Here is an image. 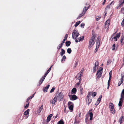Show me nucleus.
I'll use <instances>...</instances> for the list:
<instances>
[{"instance_id": "57", "label": "nucleus", "mask_w": 124, "mask_h": 124, "mask_svg": "<svg viewBox=\"0 0 124 124\" xmlns=\"http://www.w3.org/2000/svg\"><path fill=\"white\" fill-rule=\"evenodd\" d=\"M34 94L32 96H30L29 98H30V99H32L34 97Z\"/></svg>"}, {"instance_id": "12", "label": "nucleus", "mask_w": 124, "mask_h": 124, "mask_svg": "<svg viewBox=\"0 0 124 124\" xmlns=\"http://www.w3.org/2000/svg\"><path fill=\"white\" fill-rule=\"evenodd\" d=\"M83 69H82V70L77 75V78H80L82 76L83 71Z\"/></svg>"}, {"instance_id": "50", "label": "nucleus", "mask_w": 124, "mask_h": 124, "mask_svg": "<svg viewBox=\"0 0 124 124\" xmlns=\"http://www.w3.org/2000/svg\"><path fill=\"white\" fill-rule=\"evenodd\" d=\"M109 78H111L112 77V71L111 70L110 72H109Z\"/></svg>"}, {"instance_id": "60", "label": "nucleus", "mask_w": 124, "mask_h": 124, "mask_svg": "<svg viewBox=\"0 0 124 124\" xmlns=\"http://www.w3.org/2000/svg\"><path fill=\"white\" fill-rule=\"evenodd\" d=\"M80 89L81 92H82V90H83V88H82V87L81 86H80Z\"/></svg>"}, {"instance_id": "52", "label": "nucleus", "mask_w": 124, "mask_h": 124, "mask_svg": "<svg viewBox=\"0 0 124 124\" xmlns=\"http://www.w3.org/2000/svg\"><path fill=\"white\" fill-rule=\"evenodd\" d=\"M52 67V66H51L48 69V70L46 72H47V73H48L49 72V71L51 70Z\"/></svg>"}, {"instance_id": "28", "label": "nucleus", "mask_w": 124, "mask_h": 124, "mask_svg": "<svg viewBox=\"0 0 124 124\" xmlns=\"http://www.w3.org/2000/svg\"><path fill=\"white\" fill-rule=\"evenodd\" d=\"M41 78L39 82V85H40L42 83L44 79L45 78Z\"/></svg>"}, {"instance_id": "32", "label": "nucleus", "mask_w": 124, "mask_h": 124, "mask_svg": "<svg viewBox=\"0 0 124 124\" xmlns=\"http://www.w3.org/2000/svg\"><path fill=\"white\" fill-rule=\"evenodd\" d=\"M85 13L83 12L82 13L80 14L78 17V18L79 19L82 16L85 14Z\"/></svg>"}, {"instance_id": "26", "label": "nucleus", "mask_w": 124, "mask_h": 124, "mask_svg": "<svg viewBox=\"0 0 124 124\" xmlns=\"http://www.w3.org/2000/svg\"><path fill=\"white\" fill-rule=\"evenodd\" d=\"M93 114L92 112H90L89 113V116L90 117V120H92L93 118Z\"/></svg>"}, {"instance_id": "43", "label": "nucleus", "mask_w": 124, "mask_h": 124, "mask_svg": "<svg viewBox=\"0 0 124 124\" xmlns=\"http://www.w3.org/2000/svg\"><path fill=\"white\" fill-rule=\"evenodd\" d=\"M109 25H108L107 24H105V28L107 30L108 29L109 27Z\"/></svg>"}, {"instance_id": "41", "label": "nucleus", "mask_w": 124, "mask_h": 124, "mask_svg": "<svg viewBox=\"0 0 124 124\" xmlns=\"http://www.w3.org/2000/svg\"><path fill=\"white\" fill-rule=\"evenodd\" d=\"M78 61H77L76 62H75V64L74 65V68H75L77 66L78 64Z\"/></svg>"}, {"instance_id": "23", "label": "nucleus", "mask_w": 124, "mask_h": 124, "mask_svg": "<svg viewBox=\"0 0 124 124\" xmlns=\"http://www.w3.org/2000/svg\"><path fill=\"white\" fill-rule=\"evenodd\" d=\"M65 53V51L63 49H61V52H60V55L61 56H62Z\"/></svg>"}, {"instance_id": "18", "label": "nucleus", "mask_w": 124, "mask_h": 124, "mask_svg": "<svg viewBox=\"0 0 124 124\" xmlns=\"http://www.w3.org/2000/svg\"><path fill=\"white\" fill-rule=\"evenodd\" d=\"M50 86V85H48L47 86H46L45 88H44L43 91L44 92H47V89H48Z\"/></svg>"}, {"instance_id": "4", "label": "nucleus", "mask_w": 124, "mask_h": 124, "mask_svg": "<svg viewBox=\"0 0 124 124\" xmlns=\"http://www.w3.org/2000/svg\"><path fill=\"white\" fill-rule=\"evenodd\" d=\"M100 37L98 36L97 37L96 40V48L95 50L96 52L97 51L99 47L100 44Z\"/></svg>"}, {"instance_id": "46", "label": "nucleus", "mask_w": 124, "mask_h": 124, "mask_svg": "<svg viewBox=\"0 0 124 124\" xmlns=\"http://www.w3.org/2000/svg\"><path fill=\"white\" fill-rule=\"evenodd\" d=\"M101 18V17L100 16H97L96 17V20L97 21H98Z\"/></svg>"}, {"instance_id": "21", "label": "nucleus", "mask_w": 124, "mask_h": 124, "mask_svg": "<svg viewBox=\"0 0 124 124\" xmlns=\"http://www.w3.org/2000/svg\"><path fill=\"white\" fill-rule=\"evenodd\" d=\"M64 122L63 120V119H61L60 120L58 121L57 123V124H64Z\"/></svg>"}, {"instance_id": "38", "label": "nucleus", "mask_w": 124, "mask_h": 124, "mask_svg": "<svg viewBox=\"0 0 124 124\" xmlns=\"http://www.w3.org/2000/svg\"><path fill=\"white\" fill-rule=\"evenodd\" d=\"M71 52V50L70 48H69L67 49V52L69 54H70Z\"/></svg>"}, {"instance_id": "17", "label": "nucleus", "mask_w": 124, "mask_h": 124, "mask_svg": "<svg viewBox=\"0 0 124 124\" xmlns=\"http://www.w3.org/2000/svg\"><path fill=\"white\" fill-rule=\"evenodd\" d=\"M124 119V117L123 116H121L119 118V122L120 124H121L123 122Z\"/></svg>"}, {"instance_id": "45", "label": "nucleus", "mask_w": 124, "mask_h": 124, "mask_svg": "<svg viewBox=\"0 0 124 124\" xmlns=\"http://www.w3.org/2000/svg\"><path fill=\"white\" fill-rule=\"evenodd\" d=\"M97 94V93L96 92H94L93 93L92 95V96L93 97H94L95 96H96V94Z\"/></svg>"}, {"instance_id": "34", "label": "nucleus", "mask_w": 124, "mask_h": 124, "mask_svg": "<svg viewBox=\"0 0 124 124\" xmlns=\"http://www.w3.org/2000/svg\"><path fill=\"white\" fill-rule=\"evenodd\" d=\"M80 21H79L78 22H77L75 25V27H76L78 26L80 23Z\"/></svg>"}, {"instance_id": "48", "label": "nucleus", "mask_w": 124, "mask_h": 124, "mask_svg": "<svg viewBox=\"0 0 124 124\" xmlns=\"http://www.w3.org/2000/svg\"><path fill=\"white\" fill-rule=\"evenodd\" d=\"M28 103L26 104V106H24V108H27L28 107L29 105V103L30 102H28Z\"/></svg>"}, {"instance_id": "49", "label": "nucleus", "mask_w": 124, "mask_h": 124, "mask_svg": "<svg viewBox=\"0 0 124 124\" xmlns=\"http://www.w3.org/2000/svg\"><path fill=\"white\" fill-rule=\"evenodd\" d=\"M68 36V35L67 34H66L65 36V37H64V38L63 39V40H65H65L67 39V37Z\"/></svg>"}, {"instance_id": "55", "label": "nucleus", "mask_w": 124, "mask_h": 124, "mask_svg": "<svg viewBox=\"0 0 124 124\" xmlns=\"http://www.w3.org/2000/svg\"><path fill=\"white\" fill-rule=\"evenodd\" d=\"M85 25V24L84 23H82L80 25V26L81 27H82L83 28L84 27V26Z\"/></svg>"}, {"instance_id": "56", "label": "nucleus", "mask_w": 124, "mask_h": 124, "mask_svg": "<svg viewBox=\"0 0 124 124\" xmlns=\"http://www.w3.org/2000/svg\"><path fill=\"white\" fill-rule=\"evenodd\" d=\"M112 78H109V79L108 81V84L109 85V84L110 83V81L111 80Z\"/></svg>"}, {"instance_id": "63", "label": "nucleus", "mask_w": 124, "mask_h": 124, "mask_svg": "<svg viewBox=\"0 0 124 124\" xmlns=\"http://www.w3.org/2000/svg\"><path fill=\"white\" fill-rule=\"evenodd\" d=\"M48 74V73H47V72H46L45 73V74L44 76L43 77V78H45L46 77V76Z\"/></svg>"}, {"instance_id": "10", "label": "nucleus", "mask_w": 124, "mask_h": 124, "mask_svg": "<svg viewBox=\"0 0 124 124\" xmlns=\"http://www.w3.org/2000/svg\"><path fill=\"white\" fill-rule=\"evenodd\" d=\"M102 96V95H100L99 96V98L97 99V100L95 104V105H96V106L98 105L100 103V102L101 101Z\"/></svg>"}, {"instance_id": "6", "label": "nucleus", "mask_w": 124, "mask_h": 124, "mask_svg": "<svg viewBox=\"0 0 124 124\" xmlns=\"http://www.w3.org/2000/svg\"><path fill=\"white\" fill-rule=\"evenodd\" d=\"M99 65V62L98 61H96L95 64V66L94 68L93 69V72H95L96 70L98 68V66Z\"/></svg>"}, {"instance_id": "1", "label": "nucleus", "mask_w": 124, "mask_h": 124, "mask_svg": "<svg viewBox=\"0 0 124 124\" xmlns=\"http://www.w3.org/2000/svg\"><path fill=\"white\" fill-rule=\"evenodd\" d=\"M95 36L94 33H93L92 34V37H91V39H90L89 43L88 48H90L94 45L95 43Z\"/></svg>"}, {"instance_id": "3", "label": "nucleus", "mask_w": 124, "mask_h": 124, "mask_svg": "<svg viewBox=\"0 0 124 124\" xmlns=\"http://www.w3.org/2000/svg\"><path fill=\"white\" fill-rule=\"evenodd\" d=\"M103 68L102 67H100L97 71L96 75L97 77H101L102 73Z\"/></svg>"}, {"instance_id": "61", "label": "nucleus", "mask_w": 124, "mask_h": 124, "mask_svg": "<svg viewBox=\"0 0 124 124\" xmlns=\"http://www.w3.org/2000/svg\"><path fill=\"white\" fill-rule=\"evenodd\" d=\"M78 121H77L76 120V119H75L74 123H75L78 124Z\"/></svg>"}, {"instance_id": "36", "label": "nucleus", "mask_w": 124, "mask_h": 124, "mask_svg": "<svg viewBox=\"0 0 124 124\" xmlns=\"http://www.w3.org/2000/svg\"><path fill=\"white\" fill-rule=\"evenodd\" d=\"M124 94H121V98L120 99L124 100Z\"/></svg>"}, {"instance_id": "58", "label": "nucleus", "mask_w": 124, "mask_h": 124, "mask_svg": "<svg viewBox=\"0 0 124 124\" xmlns=\"http://www.w3.org/2000/svg\"><path fill=\"white\" fill-rule=\"evenodd\" d=\"M30 100V98H29L28 97V98L27 99V100L26 101V102H29V101Z\"/></svg>"}, {"instance_id": "19", "label": "nucleus", "mask_w": 124, "mask_h": 124, "mask_svg": "<svg viewBox=\"0 0 124 124\" xmlns=\"http://www.w3.org/2000/svg\"><path fill=\"white\" fill-rule=\"evenodd\" d=\"M123 101V100H119V101L118 103V105L120 107H121L122 106V102Z\"/></svg>"}, {"instance_id": "51", "label": "nucleus", "mask_w": 124, "mask_h": 124, "mask_svg": "<svg viewBox=\"0 0 124 124\" xmlns=\"http://www.w3.org/2000/svg\"><path fill=\"white\" fill-rule=\"evenodd\" d=\"M117 38H116V36L114 37L113 38H112V39H113L115 41H116L117 40Z\"/></svg>"}, {"instance_id": "16", "label": "nucleus", "mask_w": 124, "mask_h": 124, "mask_svg": "<svg viewBox=\"0 0 124 124\" xmlns=\"http://www.w3.org/2000/svg\"><path fill=\"white\" fill-rule=\"evenodd\" d=\"M77 92V90L75 88H74L71 90V94H75Z\"/></svg>"}, {"instance_id": "53", "label": "nucleus", "mask_w": 124, "mask_h": 124, "mask_svg": "<svg viewBox=\"0 0 124 124\" xmlns=\"http://www.w3.org/2000/svg\"><path fill=\"white\" fill-rule=\"evenodd\" d=\"M66 57L65 56V55H64L63 56L62 58V60H61L62 61L63 60L64 61L65 59H66Z\"/></svg>"}, {"instance_id": "2", "label": "nucleus", "mask_w": 124, "mask_h": 124, "mask_svg": "<svg viewBox=\"0 0 124 124\" xmlns=\"http://www.w3.org/2000/svg\"><path fill=\"white\" fill-rule=\"evenodd\" d=\"M79 35V33L77 30H74L72 34V38L74 39H76Z\"/></svg>"}, {"instance_id": "24", "label": "nucleus", "mask_w": 124, "mask_h": 124, "mask_svg": "<svg viewBox=\"0 0 124 124\" xmlns=\"http://www.w3.org/2000/svg\"><path fill=\"white\" fill-rule=\"evenodd\" d=\"M109 107L110 109H113L114 108L113 104L111 103H109Z\"/></svg>"}, {"instance_id": "59", "label": "nucleus", "mask_w": 124, "mask_h": 124, "mask_svg": "<svg viewBox=\"0 0 124 124\" xmlns=\"http://www.w3.org/2000/svg\"><path fill=\"white\" fill-rule=\"evenodd\" d=\"M122 6H121V4H120L119 5V6H117L116 7V8L117 9H118L119 8V7H120V8Z\"/></svg>"}, {"instance_id": "47", "label": "nucleus", "mask_w": 124, "mask_h": 124, "mask_svg": "<svg viewBox=\"0 0 124 124\" xmlns=\"http://www.w3.org/2000/svg\"><path fill=\"white\" fill-rule=\"evenodd\" d=\"M55 89V88H54V87H53L52 89H51V90L50 91V92L51 93H52L54 92V90Z\"/></svg>"}, {"instance_id": "35", "label": "nucleus", "mask_w": 124, "mask_h": 124, "mask_svg": "<svg viewBox=\"0 0 124 124\" xmlns=\"http://www.w3.org/2000/svg\"><path fill=\"white\" fill-rule=\"evenodd\" d=\"M110 110L111 111V112L113 114H114L115 112V110L114 109V108L113 109H110Z\"/></svg>"}, {"instance_id": "44", "label": "nucleus", "mask_w": 124, "mask_h": 124, "mask_svg": "<svg viewBox=\"0 0 124 124\" xmlns=\"http://www.w3.org/2000/svg\"><path fill=\"white\" fill-rule=\"evenodd\" d=\"M110 5L108 4V5L106 7V8H105V10L106 11V10L108 9H109L110 8Z\"/></svg>"}, {"instance_id": "27", "label": "nucleus", "mask_w": 124, "mask_h": 124, "mask_svg": "<svg viewBox=\"0 0 124 124\" xmlns=\"http://www.w3.org/2000/svg\"><path fill=\"white\" fill-rule=\"evenodd\" d=\"M89 8L87 7H85L83 9V12L85 13L87 10Z\"/></svg>"}, {"instance_id": "54", "label": "nucleus", "mask_w": 124, "mask_h": 124, "mask_svg": "<svg viewBox=\"0 0 124 124\" xmlns=\"http://www.w3.org/2000/svg\"><path fill=\"white\" fill-rule=\"evenodd\" d=\"M72 102L71 101L68 102V106H70V105H72Z\"/></svg>"}, {"instance_id": "22", "label": "nucleus", "mask_w": 124, "mask_h": 124, "mask_svg": "<svg viewBox=\"0 0 124 124\" xmlns=\"http://www.w3.org/2000/svg\"><path fill=\"white\" fill-rule=\"evenodd\" d=\"M120 81H119L118 84V86H119L124 81L123 78H121L120 79Z\"/></svg>"}, {"instance_id": "13", "label": "nucleus", "mask_w": 124, "mask_h": 124, "mask_svg": "<svg viewBox=\"0 0 124 124\" xmlns=\"http://www.w3.org/2000/svg\"><path fill=\"white\" fill-rule=\"evenodd\" d=\"M52 116L53 115L52 114H50L48 115L47 116L46 119V122H48L50 121Z\"/></svg>"}, {"instance_id": "15", "label": "nucleus", "mask_w": 124, "mask_h": 124, "mask_svg": "<svg viewBox=\"0 0 124 124\" xmlns=\"http://www.w3.org/2000/svg\"><path fill=\"white\" fill-rule=\"evenodd\" d=\"M65 40H63L62 42V43H61V44H60L59 46L57 47V48L58 49H59L60 48H61L62 46V45L65 42Z\"/></svg>"}, {"instance_id": "8", "label": "nucleus", "mask_w": 124, "mask_h": 124, "mask_svg": "<svg viewBox=\"0 0 124 124\" xmlns=\"http://www.w3.org/2000/svg\"><path fill=\"white\" fill-rule=\"evenodd\" d=\"M30 110L29 109H27L24 112L23 114L25 116V118L27 119L29 116V112Z\"/></svg>"}, {"instance_id": "5", "label": "nucleus", "mask_w": 124, "mask_h": 124, "mask_svg": "<svg viewBox=\"0 0 124 124\" xmlns=\"http://www.w3.org/2000/svg\"><path fill=\"white\" fill-rule=\"evenodd\" d=\"M55 97H56L57 99L59 101H61L63 97V94L60 92L59 93L58 95L55 96Z\"/></svg>"}, {"instance_id": "37", "label": "nucleus", "mask_w": 124, "mask_h": 124, "mask_svg": "<svg viewBox=\"0 0 124 124\" xmlns=\"http://www.w3.org/2000/svg\"><path fill=\"white\" fill-rule=\"evenodd\" d=\"M73 106L72 105H70L69 106V109L71 110H73Z\"/></svg>"}, {"instance_id": "64", "label": "nucleus", "mask_w": 124, "mask_h": 124, "mask_svg": "<svg viewBox=\"0 0 124 124\" xmlns=\"http://www.w3.org/2000/svg\"><path fill=\"white\" fill-rule=\"evenodd\" d=\"M121 94H124V89L122 90Z\"/></svg>"}, {"instance_id": "20", "label": "nucleus", "mask_w": 124, "mask_h": 124, "mask_svg": "<svg viewBox=\"0 0 124 124\" xmlns=\"http://www.w3.org/2000/svg\"><path fill=\"white\" fill-rule=\"evenodd\" d=\"M121 44L123 45L124 43V35L121 38L120 40Z\"/></svg>"}, {"instance_id": "30", "label": "nucleus", "mask_w": 124, "mask_h": 124, "mask_svg": "<svg viewBox=\"0 0 124 124\" xmlns=\"http://www.w3.org/2000/svg\"><path fill=\"white\" fill-rule=\"evenodd\" d=\"M92 92H90L88 93L87 96L86 97V99H90V97L91 96V94Z\"/></svg>"}, {"instance_id": "39", "label": "nucleus", "mask_w": 124, "mask_h": 124, "mask_svg": "<svg viewBox=\"0 0 124 124\" xmlns=\"http://www.w3.org/2000/svg\"><path fill=\"white\" fill-rule=\"evenodd\" d=\"M111 62V60L110 59H108L107 62V65H108L110 64Z\"/></svg>"}, {"instance_id": "25", "label": "nucleus", "mask_w": 124, "mask_h": 124, "mask_svg": "<svg viewBox=\"0 0 124 124\" xmlns=\"http://www.w3.org/2000/svg\"><path fill=\"white\" fill-rule=\"evenodd\" d=\"M112 50H115L116 51L117 50L115 44H114L112 46Z\"/></svg>"}, {"instance_id": "14", "label": "nucleus", "mask_w": 124, "mask_h": 124, "mask_svg": "<svg viewBox=\"0 0 124 124\" xmlns=\"http://www.w3.org/2000/svg\"><path fill=\"white\" fill-rule=\"evenodd\" d=\"M86 99V103L89 105L92 102V99Z\"/></svg>"}, {"instance_id": "31", "label": "nucleus", "mask_w": 124, "mask_h": 124, "mask_svg": "<svg viewBox=\"0 0 124 124\" xmlns=\"http://www.w3.org/2000/svg\"><path fill=\"white\" fill-rule=\"evenodd\" d=\"M71 43V42L70 41H67L66 42V46H69L70 44Z\"/></svg>"}, {"instance_id": "29", "label": "nucleus", "mask_w": 124, "mask_h": 124, "mask_svg": "<svg viewBox=\"0 0 124 124\" xmlns=\"http://www.w3.org/2000/svg\"><path fill=\"white\" fill-rule=\"evenodd\" d=\"M43 105H42L39 108V109L38 110V112L39 113H40L41 112L42 110L43 109Z\"/></svg>"}, {"instance_id": "33", "label": "nucleus", "mask_w": 124, "mask_h": 124, "mask_svg": "<svg viewBox=\"0 0 124 124\" xmlns=\"http://www.w3.org/2000/svg\"><path fill=\"white\" fill-rule=\"evenodd\" d=\"M77 80H79V82L78 83H76V84L78 85H79L80 84L81 82V78H78Z\"/></svg>"}, {"instance_id": "42", "label": "nucleus", "mask_w": 124, "mask_h": 124, "mask_svg": "<svg viewBox=\"0 0 124 124\" xmlns=\"http://www.w3.org/2000/svg\"><path fill=\"white\" fill-rule=\"evenodd\" d=\"M120 33H117L116 35L115 36L118 39L120 36Z\"/></svg>"}, {"instance_id": "11", "label": "nucleus", "mask_w": 124, "mask_h": 124, "mask_svg": "<svg viewBox=\"0 0 124 124\" xmlns=\"http://www.w3.org/2000/svg\"><path fill=\"white\" fill-rule=\"evenodd\" d=\"M84 37L83 36H82L81 37L78 38L77 39H76L75 41L76 42H80L82 41L84 39Z\"/></svg>"}, {"instance_id": "7", "label": "nucleus", "mask_w": 124, "mask_h": 124, "mask_svg": "<svg viewBox=\"0 0 124 124\" xmlns=\"http://www.w3.org/2000/svg\"><path fill=\"white\" fill-rule=\"evenodd\" d=\"M69 96L70 97V100H75L78 99L77 97L75 95H69Z\"/></svg>"}, {"instance_id": "62", "label": "nucleus", "mask_w": 124, "mask_h": 124, "mask_svg": "<svg viewBox=\"0 0 124 124\" xmlns=\"http://www.w3.org/2000/svg\"><path fill=\"white\" fill-rule=\"evenodd\" d=\"M123 9H122V8H121V13H124V12H123Z\"/></svg>"}, {"instance_id": "40", "label": "nucleus", "mask_w": 124, "mask_h": 124, "mask_svg": "<svg viewBox=\"0 0 124 124\" xmlns=\"http://www.w3.org/2000/svg\"><path fill=\"white\" fill-rule=\"evenodd\" d=\"M110 22L109 20H108L106 22L105 24L107 25H109Z\"/></svg>"}, {"instance_id": "9", "label": "nucleus", "mask_w": 124, "mask_h": 124, "mask_svg": "<svg viewBox=\"0 0 124 124\" xmlns=\"http://www.w3.org/2000/svg\"><path fill=\"white\" fill-rule=\"evenodd\" d=\"M57 99H56V97L55 96L53 100L50 101V102L53 105H55V103L57 102Z\"/></svg>"}]
</instances>
